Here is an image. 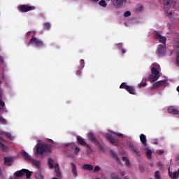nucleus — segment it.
<instances>
[{"instance_id":"obj_1","label":"nucleus","mask_w":179,"mask_h":179,"mask_svg":"<svg viewBox=\"0 0 179 179\" xmlns=\"http://www.w3.org/2000/svg\"><path fill=\"white\" fill-rule=\"evenodd\" d=\"M52 147L48 144H39L36 148L38 155H44L45 153H51Z\"/></svg>"},{"instance_id":"obj_2","label":"nucleus","mask_w":179,"mask_h":179,"mask_svg":"<svg viewBox=\"0 0 179 179\" xmlns=\"http://www.w3.org/2000/svg\"><path fill=\"white\" fill-rule=\"evenodd\" d=\"M127 145L129 146V148L130 149V151L132 152L133 155H135L137 157H141V156H142L141 150H139V148H138L134 143L127 141Z\"/></svg>"},{"instance_id":"obj_3","label":"nucleus","mask_w":179,"mask_h":179,"mask_svg":"<svg viewBox=\"0 0 179 179\" xmlns=\"http://www.w3.org/2000/svg\"><path fill=\"white\" fill-rule=\"evenodd\" d=\"M151 73L148 77V80L150 83L156 82L159 78H160V72L155 67H152L151 69Z\"/></svg>"},{"instance_id":"obj_4","label":"nucleus","mask_w":179,"mask_h":179,"mask_svg":"<svg viewBox=\"0 0 179 179\" xmlns=\"http://www.w3.org/2000/svg\"><path fill=\"white\" fill-rule=\"evenodd\" d=\"M30 44H32V45H35V47H36L37 48H41V47H44V42L37 38L35 36H32L31 38L29 40L28 45H30Z\"/></svg>"},{"instance_id":"obj_5","label":"nucleus","mask_w":179,"mask_h":179,"mask_svg":"<svg viewBox=\"0 0 179 179\" xmlns=\"http://www.w3.org/2000/svg\"><path fill=\"white\" fill-rule=\"evenodd\" d=\"M48 164L50 169H52L55 167V171L57 177H61L62 174H61V171H59V164H55V166H54V159L52 158H48Z\"/></svg>"},{"instance_id":"obj_6","label":"nucleus","mask_w":179,"mask_h":179,"mask_svg":"<svg viewBox=\"0 0 179 179\" xmlns=\"http://www.w3.org/2000/svg\"><path fill=\"white\" fill-rule=\"evenodd\" d=\"M66 150H67V153H71V152H73L74 155H78L79 152H80V148L79 147L76 146L75 143H67L65 145ZM74 150V151H73Z\"/></svg>"},{"instance_id":"obj_7","label":"nucleus","mask_w":179,"mask_h":179,"mask_svg":"<svg viewBox=\"0 0 179 179\" xmlns=\"http://www.w3.org/2000/svg\"><path fill=\"white\" fill-rule=\"evenodd\" d=\"M88 139L91 141V142H93V143H94V145L99 148V150H102V152H103L104 147H103V145H101V144L100 143V141H99V140L96 138V136H94V134H93V133L88 134Z\"/></svg>"},{"instance_id":"obj_8","label":"nucleus","mask_w":179,"mask_h":179,"mask_svg":"<svg viewBox=\"0 0 179 179\" xmlns=\"http://www.w3.org/2000/svg\"><path fill=\"white\" fill-rule=\"evenodd\" d=\"M36 7L34 6H29V4H22L18 6V10L22 13H26V12H30V10H34Z\"/></svg>"},{"instance_id":"obj_9","label":"nucleus","mask_w":179,"mask_h":179,"mask_svg":"<svg viewBox=\"0 0 179 179\" xmlns=\"http://www.w3.org/2000/svg\"><path fill=\"white\" fill-rule=\"evenodd\" d=\"M167 83V80H162L157 82H155L152 84V86L150 87V90H156L159 87H166Z\"/></svg>"},{"instance_id":"obj_10","label":"nucleus","mask_w":179,"mask_h":179,"mask_svg":"<svg viewBox=\"0 0 179 179\" xmlns=\"http://www.w3.org/2000/svg\"><path fill=\"white\" fill-rule=\"evenodd\" d=\"M31 171H29V169H22L20 170L17 172H15V177H22V176H24V174L26 175V178H30L31 177Z\"/></svg>"},{"instance_id":"obj_11","label":"nucleus","mask_w":179,"mask_h":179,"mask_svg":"<svg viewBox=\"0 0 179 179\" xmlns=\"http://www.w3.org/2000/svg\"><path fill=\"white\" fill-rule=\"evenodd\" d=\"M154 34L155 40H159V43H162V44H166V42L167 41V38H166V36L160 35V34H159V31H155Z\"/></svg>"},{"instance_id":"obj_12","label":"nucleus","mask_w":179,"mask_h":179,"mask_svg":"<svg viewBox=\"0 0 179 179\" xmlns=\"http://www.w3.org/2000/svg\"><path fill=\"white\" fill-rule=\"evenodd\" d=\"M106 139L110 142L113 146H118L120 143H118V141L115 139V136H114L113 134H107L106 135Z\"/></svg>"},{"instance_id":"obj_13","label":"nucleus","mask_w":179,"mask_h":179,"mask_svg":"<svg viewBox=\"0 0 179 179\" xmlns=\"http://www.w3.org/2000/svg\"><path fill=\"white\" fill-rule=\"evenodd\" d=\"M156 54L158 57H164V55H166V48L164 45H159L156 50Z\"/></svg>"},{"instance_id":"obj_14","label":"nucleus","mask_w":179,"mask_h":179,"mask_svg":"<svg viewBox=\"0 0 179 179\" xmlns=\"http://www.w3.org/2000/svg\"><path fill=\"white\" fill-rule=\"evenodd\" d=\"M161 3L164 6H169V5H176V1L173 0H161Z\"/></svg>"},{"instance_id":"obj_15","label":"nucleus","mask_w":179,"mask_h":179,"mask_svg":"<svg viewBox=\"0 0 179 179\" xmlns=\"http://www.w3.org/2000/svg\"><path fill=\"white\" fill-rule=\"evenodd\" d=\"M71 173L73 177H78V168L76 167V164L73 162L71 163Z\"/></svg>"},{"instance_id":"obj_16","label":"nucleus","mask_w":179,"mask_h":179,"mask_svg":"<svg viewBox=\"0 0 179 179\" xmlns=\"http://www.w3.org/2000/svg\"><path fill=\"white\" fill-rule=\"evenodd\" d=\"M77 141H78V145H81V146L89 147V145H87V143L85 142V139H83V138H82L80 136H77Z\"/></svg>"},{"instance_id":"obj_17","label":"nucleus","mask_w":179,"mask_h":179,"mask_svg":"<svg viewBox=\"0 0 179 179\" xmlns=\"http://www.w3.org/2000/svg\"><path fill=\"white\" fill-rule=\"evenodd\" d=\"M176 5L174 4H169L168 6H164V9H165V12H166V15H168L169 17L173 15L172 12H169V10H170V8H171V6H173V8H174Z\"/></svg>"},{"instance_id":"obj_18","label":"nucleus","mask_w":179,"mask_h":179,"mask_svg":"<svg viewBox=\"0 0 179 179\" xmlns=\"http://www.w3.org/2000/svg\"><path fill=\"white\" fill-rule=\"evenodd\" d=\"M168 113L169 114H174L175 115H179V110L176 109V108L171 106L168 108Z\"/></svg>"},{"instance_id":"obj_19","label":"nucleus","mask_w":179,"mask_h":179,"mask_svg":"<svg viewBox=\"0 0 179 179\" xmlns=\"http://www.w3.org/2000/svg\"><path fill=\"white\" fill-rule=\"evenodd\" d=\"M22 156L24 157V160H28L29 162H31V157L27 153L26 151L22 150Z\"/></svg>"},{"instance_id":"obj_20","label":"nucleus","mask_w":179,"mask_h":179,"mask_svg":"<svg viewBox=\"0 0 179 179\" xmlns=\"http://www.w3.org/2000/svg\"><path fill=\"white\" fill-rule=\"evenodd\" d=\"M140 141L143 143V146L146 148L148 146L147 140H146V136L145 134H141L140 135Z\"/></svg>"},{"instance_id":"obj_21","label":"nucleus","mask_w":179,"mask_h":179,"mask_svg":"<svg viewBox=\"0 0 179 179\" xmlns=\"http://www.w3.org/2000/svg\"><path fill=\"white\" fill-rule=\"evenodd\" d=\"M168 171H169V176L170 177V178H172V179L178 178V176L177 175L176 171L175 172L170 171V168H169Z\"/></svg>"},{"instance_id":"obj_22","label":"nucleus","mask_w":179,"mask_h":179,"mask_svg":"<svg viewBox=\"0 0 179 179\" xmlns=\"http://www.w3.org/2000/svg\"><path fill=\"white\" fill-rule=\"evenodd\" d=\"M82 169H83V170H87L88 171H92V170H93L94 168L92 164H85L83 165Z\"/></svg>"},{"instance_id":"obj_23","label":"nucleus","mask_w":179,"mask_h":179,"mask_svg":"<svg viewBox=\"0 0 179 179\" xmlns=\"http://www.w3.org/2000/svg\"><path fill=\"white\" fill-rule=\"evenodd\" d=\"M127 92H128V93H129L130 94H136V92L135 91V87L134 86L129 85Z\"/></svg>"},{"instance_id":"obj_24","label":"nucleus","mask_w":179,"mask_h":179,"mask_svg":"<svg viewBox=\"0 0 179 179\" xmlns=\"http://www.w3.org/2000/svg\"><path fill=\"white\" fill-rule=\"evenodd\" d=\"M110 153H111V156H112L113 159H114V160L117 162V163H120L121 162L120 159V157H118V155H117L115 152L110 151Z\"/></svg>"},{"instance_id":"obj_25","label":"nucleus","mask_w":179,"mask_h":179,"mask_svg":"<svg viewBox=\"0 0 179 179\" xmlns=\"http://www.w3.org/2000/svg\"><path fill=\"white\" fill-rule=\"evenodd\" d=\"M4 163L6 166H11L12 165V158L6 157H4Z\"/></svg>"},{"instance_id":"obj_26","label":"nucleus","mask_w":179,"mask_h":179,"mask_svg":"<svg viewBox=\"0 0 179 179\" xmlns=\"http://www.w3.org/2000/svg\"><path fill=\"white\" fill-rule=\"evenodd\" d=\"M33 166H35L36 169H38L40 167V161L36 160V159H31Z\"/></svg>"},{"instance_id":"obj_27","label":"nucleus","mask_w":179,"mask_h":179,"mask_svg":"<svg viewBox=\"0 0 179 179\" xmlns=\"http://www.w3.org/2000/svg\"><path fill=\"white\" fill-rule=\"evenodd\" d=\"M0 148L3 152H8V150H9V148H8L6 145H4V144L2 143V142H0Z\"/></svg>"},{"instance_id":"obj_28","label":"nucleus","mask_w":179,"mask_h":179,"mask_svg":"<svg viewBox=\"0 0 179 179\" xmlns=\"http://www.w3.org/2000/svg\"><path fill=\"white\" fill-rule=\"evenodd\" d=\"M129 85H127V83H122L120 86V89H124V90H127Z\"/></svg>"},{"instance_id":"obj_29","label":"nucleus","mask_w":179,"mask_h":179,"mask_svg":"<svg viewBox=\"0 0 179 179\" xmlns=\"http://www.w3.org/2000/svg\"><path fill=\"white\" fill-rule=\"evenodd\" d=\"M0 106L5 107V102L2 101V90L0 89Z\"/></svg>"},{"instance_id":"obj_30","label":"nucleus","mask_w":179,"mask_h":179,"mask_svg":"<svg viewBox=\"0 0 179 179\" xmlns=\"http://www.w3.org/2000/svg\"><path fill=\"white\" fill-rule=\"evenodd\" d=\"M43 29H45V30H50V29H51V24L49 22L44 23Z\"/></svg>"},{"instance_id":"obj_31","label":"nucleus","mask_w":179,"mask_h":179,"mask_svg":"<svg viewBox=\"0 0 179 179\" xmlns=\"http://www.w3.org/2000/svg\"><path fill=\"white\" fill-rule=\"evenodd\" d=\"M122 162H124L126 166H129V159L127 157H123L122 158Z\"/></svg>"},{"instance_id":"obj_32","label":"nucleus","mask_w":179,"mask_h":179,"mask_svg":"<svg viewBox=\"0 0 179 179\" xmlns=\"http://www.w3.org/2000/svg\"><path fill=\"white\" fill-rule=\"evenodd\" d=\"M99 5L103 8H106L107 6V3H106V0H101L99 1Z\"/></svg>"},{"instance_id":"obj_33","label":"nucleus","mask_w":179,"mask_h":179,"mask_svg":"<svg viewBox=\"0 0 179 179\" xmlns=\"http://www.w3.org/2000/svg\"><path fill=\"white\" fill-rule=\"evenodd\" d=\"M35 178H36V179H43L44 176H43V175L41 173H36L35 174Z\"/></svg>"},{"instance_id":"obj_34","label":"nucleus","mask_w":179,"mask_h":179,"mask_svg":"<svg viewBox=\"0 0 179 179\" xmlns=\"http://www.w3.org/2000/svg\"><path fill=\"white\" fill-rule=\"evenodd\" d=\"M85 68V60L80 59V69H83Z\"/></svg>"},{"instance_id":"obj_35","label":"nucleus","mask_w":179,"mask_h":179,"mask_svg":"<svg viewBox=\"0 0 179 179\" xmlns=\"http://www.w3.org/2000/svg\"><path fill=\"white\" fill-rule=\"evenodd\" d=\"M0 124L6 125V124H8V122H6V120L5 118H3V117H0Z\"/></svg>"},{"instance_id":"obj_36","label":"nucleus","mask_w":179,"mask_h":179,"mask_svg":"<svg viewBox=\"0 0 179 179\" xmlns=\"http://www.w3.org/2000/svg\"><path fill=\"white\" fill-rule=\"evenodd\" d=\"M3 134L8 138V139H12V134L9 132L3 131Z\"/></svg>"},{"instance_id":"obj_37","label":"nucleus","mask_w":179,"mask_h":179,"mask_svg":"<svg viewBox=\"0 0 179 179\" xmlns=\"http://www.w3.org/2000/svg\"><path fill=\"white\" fill-rule=\"evenodd\" d=\"M146 156L148 157V159H150L152 157V150H148L146 152Z\"/></svg>"},{"instance_id":"obj_38","label":"nucleus","mask_w":179,"mask_h":179,"mask_svg":"<svg viewBox=\"0 0 179 179\" xmlns=\"http://www.w3.org/2000/svg\"><path fill=\"white\" fill-rule=\"evenodd\" d=\"M110 178L111 179H117L118 178V175H117L116 173H112L110 174Z\"/></svg>"},{"instance_id":"obj_39","label":"nucleus","mask_w":179,"mask_h":179,"mask_svg":"<svg viewBox=\"0 0 179 179\" xmlns=\"http://www.w3.org/2000/svg\"><path fill=\"white\" fill-rule=\"evenodd\" d=\"M113 135H117V136H119V138H124V134L121 133H115L114 131H111Z\"/></svg>"},{"instance_id":"obj_40","label":"nucleus","mask_w":179,"mask_h":179,"mask_svg":"<svg viewBox=\"0 0 179 179\" xmlns=\"http://www.w3.org/2000/svg\"><path fill=\"white\" fill-rule=\"evenodd\" d=\"M155 179H161L160 178V172L159 171H155Z\"/></svg>"},{"instance_id":"obj_41","label":"nucleus","mask_w":179,"mask_h":179,"mask_svg":"<svg viewBox=\"0 0 179 179\" xmlns=\"http://www.w3.org/2000/svg\"><path fill=\"white\" fill-rule=\"evenodd\" d=\"M176 64L177 66H179V52H178L177 56H176Z\"/></svg>"},{"instance_id":"obj_42","label":"nucleus","mask_w":179,"mask_h":179,"mask_svg":"<svg viewBox=\"0 0 179 179\" xmlns=\"http://www.w3.org/2000/svg\"><path fill=\"white\" fill-rule=\"evenodd\" d=\"M130 15H131V12L130 11H126L124 13V17H128Z\"/></svg>"},{"instance_id":"obj_43","label":"nucleus","mask_w":179,"mask_h":179,"mask_svg":"<svg viewBox=\"0 0 179 179\" xmlns=\"http://www.w3.org/2000/svg\"><path fill=\"white\" fill-rule=\"evenodd\" d=\"M148 84L146 83H141L138 84V87H145Z\"/></svg>"},{"instance_id":"obj_44","label":"nucleus","mask_w":179,"mask_h":179,"mask_svg":"<svg viewBox=\"0 0 179 179\" xmlns=\"http://www.w3.org/2000/svg\"><path fill=\"white\" fill-rule=\"evenodd\" d=\"M142 10H143V6H141L136 9L137 12H142Z\"/></svg>"},{"instance_id":"obj_45","label":"nucleus","mask_w":179,"mask_h":179,"mask_svg":"<svg viewBox=\"0 0 179 179\" xmlns=\"http://www.w3.org/2000/svg\"><path fill=\"white\" fill-rule=\"evenodd\" d=\"M100 170H101L100 166H96L94 169V171L96 173V171H100Z\"/></svg>"},{"instance_id":"obj_46","label":"nucleus","mask_w":179,"mask_h":179,"mask_svg":"<svg viewBox=\"0 0 179 179\" xmlns=\"http://www.w3.org/2000/svg\"><path fill=\"white\" fill-rule=\"evenodd\" d=\"M116 46L117 47V48H120L122 50V43H120L116 44Z\"/></svg>"},{"instance_id":"obj_47","label":"nucleus","mask_w":179,"mask_h":179,"mask_svg":"<svg viewBox=\"0 0 179 179\" xmlns=\"http://www.w3.org/2000/svg\"><path fill=\"white\" fill-rule=\"evenodd\" d=\"M77 76H80V75H82V71L78 70L77 71V72L76 73Z\"/></svg>"},{"instance_id":"obj_48","label":"nucleus","mask_w":179,"mask_h":179,"mask_svg":"<svg viewBox=\"0 0 179 179\" xmlns=\"http://www.w3.org/2000/svg\"><path fill=\"white\" fill-rule=\"evenodd\" d=\"M163 153H164V150H160L158 151V155H163Z\"/></svg>"},{"instance_id":"obj_49","label":"nucleus","mask_w":179,"mask_h":179,"mask_svg":"<svg viewBox=\"0 0 179 179\" xmlns=\"http://www.w3.org/2000/svg\"><path fill=\"white\" fill-rule=\"evenodd\" d=\"M125 52H127V50L122 48V54H125Z\"/></svg>"},{"instance_id":"obj_50","label":"nucleus","mask_w":179,"mask_h":179,"mask_svg":"<svg viewBox=\"0 0 179 179\" xmlns=\"http://www.w3.org/2000/svg\"><path fill=\"white\" fill-rule=\"evenodd\" d=\"M120 174H121V176H122V177H124V176L125 175V172L124 171H120Z\"/></svg>"},{"instance_id":"obj_51","label":"nucleus","mask_w":179,"mask_h":179,"mask_svg":"<svg viewBox=\"0 0 179 179\" xmlns=\"http://www.w3.org/2000/svg\"><path fill=\"white\" fill-rule=\"evenodd\" d=\"M139 169L141 171H145V169H143V167L139 166Z\"/></svg>"},{"instance_id":"obj_52","label":"nucleus","mask_w":179,"mask_h":179,"mask_svg":"<svg viewBox=\"0 0 179 179\" xmlns=\"http://www.w3.org/2000/svg\"><path fill=\"white\" fill-rule=\"evenodd\" d=\"M31 31H28L27 33V36H31Z\"/></svg>"},{"instance_id":"obj_53","label":"nucleus","mask_w":179,"mask_h":179,"mask_svg":"<svg viewBox=\"0 0 179 179\" xmlns=\"http://www.w3.org/2000/svg\"><path fill=\"white\" fill-rule=\"evenodd\" d=\"M0 62H3V58H2V57L0 56Z\"/></svg>"},{"instance_id":"obj_54","label":"nucleus","mask_w":179,"mask_h":179,"mask_svg":"<svg viewBox=\"0 0 179 179\" xmlns=\"http://www.w3.org/2000/svg\"><path fill=\"white\" fill-rule=\"evenodd\" d=\"M99 0H91V2H99Z\"/></svg>"},{"instance_id":"obj_55","label":"nucleus","mask_w":179,"mask_h":179,"mask_svg":"<svg viewBox=\"0 0 179 179\" xmlns=\"http://www.w3.org/2000/svg\"><path fill=\"white\" fill-rule=\"evenodd\" d=\"M176 174H177L178 177H179V169H178V171H176Z\"/></svg>"},{"instance_id":"obj_56","label":"nucleus","mask_w":179,"mask_h":179,"mask_svg":"<svg viewBox=\"0 0 179 179\" xmlns=\"http://www.w3.org/2000/svg\"><path fill=\"white\" fill-rule=\"evenodd\" d=\"M49 141L51 143H54V141L50 139Z\"/></svg>"},{"instance_id":"obj_57","label":"nucleus","mask_w":179,"mask_h":179,"mask_svg":"<svg viewBox=\"0 0 179 179\" xmlns=\"http://www.w3.org/2000/svg\"><path fill=\"white\" fill-rule=\"evenodd\" d=\"M0 176H2V172L1 171V168H0Z\"/></svg>"},{"instance_id":"obj_58","label":"nucleus","mask_w":179,"mask_h":179,"mask_svg":"<svg viewBox=\"0 0 179 179\" xmlns=\"http://www.w3.org/2000/svg\"><path fill=\"white\" fill-rule=\"evenodd\" d=\"M124 179H128V178L127 176L124 177Z\"/></svg>"},{"instance_id":"obj_59","label":"nucleus","mask_w":179,"mask_h":179,"mask_svg":"<svg viewBox=\"0 0 179 179\" xmlns=\"http://www.w3.org/2000/svg\"><path fill=\"white\" fill-rule=\"evenodd\" d=\"M1 83H2V82H1V81H0V84H1Z\"/></svg>"},{"instance_id":"obj_60","label":"nucleus","mask_w":179,"mask_h":179,"mask_svg":"<svg viewBox=\"0 0 179 179\" xmlns=\"http://www.w3.org/2000/svg\"><path fill=\"white\" fill-rule=\"evenodd\" d=\"M0 110H2V108L0 107Z\"/></svg>"},{"instance_id":"obj_61","label":"nucleus","mask_w":179,"mask_h":179,"mask_svg":"<svg viewBox=\"0 0 179 179\" xmlns=\"http://www.w3.org/2000/svg\"><path fill=\"white\" fill-rule=\"evenodd\" d=\"M71 157H73V155H71Z\"/></svg>"},{"instance_id":"obj_62","label":"nucleus","mask_w":179,"mask_h":179,"mask_svg":"<svg viewBox=\"0 0 179 179\" xmlns=\"http://www.w3.org/2000/svg\"><path fill=\"white\" fill-rule=\"evenodd\" d=\"M159 164H162L159 162Z\"/></svg>"}]
</instances>
